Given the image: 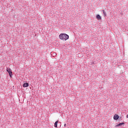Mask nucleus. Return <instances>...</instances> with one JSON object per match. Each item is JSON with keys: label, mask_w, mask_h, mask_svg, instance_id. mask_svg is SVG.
<instances>
[{"label": "nucleus", "mask_w": 128, "mask_h": 128, "mask_svg": "<svg viewBox=\"0 0 128 128\" xmlns=\"http://www.w3.org/2000/svg\"><path fill=\"white\" fill-rule=\"evenodd\" d=\"M68 35L66 34H61L59 35V38L60 40H68Z\"/></svg>", "instance_id": "1"}, {"label": "nucleus", "mask_w": 128, "mask_h": 128, "mask_svg": "<svg viewBox=\"0 0 128 128\" xmlns=\"http://www.w3.org/2000/svg\"><path fill=\"white\" fill-rule=\"evenodd\" d=\"M6 72H8V73L10 76V78H12V69H10V68H6Z\"/></svg>", "instance_id": "2"}, {"label": "nucleus", "mask_w": 128, "mask_h": 128, "mask_svg": "<svg viewBox=\"0 0 128 128\" xmlns=\"http://www.w3.org/2000/svg\"><path fill=\"white\" fill-rule=\"evenodd\" d=\"M96 18L98 20H102V17L100 16V14H98L96 16Z\"/></svg>", "instance_id": "3"}, {"label": "nucleus", "mask_w": 128, "mask_h": 128, "mask_svg": "<svg viewBox=\"0 0 128 128\" xmlns=\"http://www.w3.org/2000/svg\"><path fill=\"white\" fill-rule=\"evenodd\" d=\"M118 118H120V116L118 114H115L114 116V120H116Z\"/></svg>", "instance_id": "4"}, {"label": "nucleus", "mask_w": 128, "mask_h": 128, "mask_svg": "<svg viewBox=\"0 0 128 128\" xmlns=\"http://www.w3.org/2000/svg\"><path fill=\"white\" fill-rule=\"evenodd\" d=\"M122 124H124V123H120L119 124H118L116 126V128H117L118 126H122Z\"/></svg>", "instance_id": "5"}, {"label": "nucleus", "mask_w": 128, "mask_h": 128, "mask_svg": "<svg viewBox=\"0 0 128 128\" xmlns=\"http://www.w3.org/2000/svg\"><path fill=\"white\" fill-rule=\"evenodd\" d=\"M28 83H24L23 84V88H28Z\"/></svg>", "instance_id": "6"}, {"label": "nucleus", "mask_w": 128, "mask_h": 128, "mask_svg": "<svg viewBox=\"0 0 128 128\" xmlns=\"http://www.w3.org/2000/svg\"><path fill=\"white\" fill-rule=\"evenodd\" d=\"M58 120H57L56 122L54 124V126L55 128H58Z\"/></svg>", "instance_id": "7"}, {"label": "nucleus", "mask_w": 128, "mask_h": 128, "mask_svg": "<svg viewBox=\"0 0 128 128\" xmlns=\"http://www.w3.org/2000/svg\"><path fill=\"white\" fill-rule=\"evenodd\" d=\"M102 12H103L104 16H106V12L104 10H102Z\"/></svg>", "instance_id": "8"}, {"label": "nucleus", "mask_w": 128, "mask_h": 128, "mask_svg": "<svg viewBox=\"0 0 128 128\" xmlns=\"http://www.w3.org/2000/svg\"><path fill=\"white\" fill-rule=\"evenodd\" d=\"M64 126L66 127V124H64Z\"/></svg>", "instance_id": "9"}, {"label": "nucleus", "mask_w": 128, "mask_h": 128, "mask_svg": "<svg viewBox=\"0 0 128 128\" xmlns=\"http://www.w3.org/2000/svg\"><path fill=\"white\" fill-rule=\"evenodd\" d=\"M126 118H128V114L126 116Z\"/></svg>", "instance_id": "10"}]
</instances>
